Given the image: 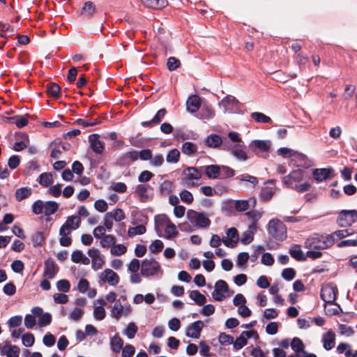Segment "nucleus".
Masks as SVG:
<instances>
[{
	"mask_svg": "<svg viewBox=\"0 0 357 357\" xmlns=\"http://www.w3.org/2000/svg\"><path fill=\"white\" fill-rule=\"evenodd\" d=\"M337 293V288L332 283H328L321 287V298L326 304H333L336 300Z\"/></svg>",
	"mask_w": 357,
	"mask_h": 357,
	"instance_id": "11",
	"label": "nucleus"
},
{
	"mask_svg": "<svg viewBox=\"0 0 357 357\" xmlns=\"http://www.w3.org/2000/svg\"><path fill=\"white\" fill-rule=\"evenodd\" d=\"M84 313V308L75 307L73 309H72L69 312V319L74 321H78L81 319Z\"/></svg>",
	"mask_w": 357,
	"mask_h": 357,
	"instance_id": "43",
	"label": "nucleus"
},
{
	"mask_svg": "<svg viewBox=\"0 0 357 357\" xmlns=\"http://www.w3.org/2000/svg\"><path fill=\"white\" fill-rule=\"evenodd\" d=\"M32 193V189L29 187H22L16 190L15 196V199L18 202L26 199L31 196Z\"/></svg>",
	"mask_w": 357,
	"mask_h": 357,
	"instance_id": "33",
	"label": "nucleus"
},
{
	"mask_svg": "<svg viewBox=\"0 0 357 357\" xmlns=\"http://www.w3.org/2000/svg\"><path fill=\"white\" fill-rule=\"evenodd\" d=\"M76 123L78 125L82 126L83 127H89V126H93L97 125L100 123V121H98V119H91L86 118V119H79L76 121Z\"/></svg>",
	"mask_w": 357,
	"mask_h": 357,
	"instance_id": "54",
	"label": "nucleus"
},
{
	"mask_svg": "<svg viewBox=\"0 0 357 357\" xmlns=\"http://www.w3.org/2000/svg\"><path fill=\"white\" fill-rule=\"evenodd\" d=\"M231 153L234 157L240 160L245 161L248 158L246 153L239 146H234L232 148Z\"/></svg>",
	"mask_w": 357,
	"mask_h": 357,
	"instance_id": "46",
	"label": "nucleus"
},
{
	"mask_svg": "<svg viewBox=\"0 0 357 357\" xmlns=\"http://www.w3.org/2000/svg\"><path fill=\"white\" fill-rule=\"evenodd\" d=\"M93 317L98 321H101L105 317V310L103 307L94 305Z\"/></svg>",
	"mask_w": 357,
	"mask_h": 357,
	"instance_id": "55",
	"label": "nucleus"
},
{
	"mask_svg": "<svg viewBox=\"0 0 357 357\" xmlns=\"http://www.w3.org/2000/svg\"><path fill=\"white\" fill-rule=\"evenodd\" d=\"M238 100L231 96L225 97L219 103L220 107H223L225 112H233L238 109Z\"/></svg>",
	"mask_w": 357,
	"mask_h": 357,
	"instance_id": "16",
	"label": "nucleus"
},
{
	"mask_svg": "<svg viewBox=\"0 0 357 357\" xmlns=\"http://www.w3.org/2000/svg\"><path fill=\"white\" fill-rule=\"evenodd\" d=\"M164 247L163 243L160 240H155L152 243L149 245V250L152 253H158L162 251Z\"/></svg>",
	"mask_w": 357,
	"mask_h": 357,
	"instance_id": "60",
	"label": "nucleus"
},
{
	"mask_svg": "<svg viewBox=\"0 0 357 357\" xmlns=\"http://www.w3.org/2000/svg\"><path fill=\"white\" fill-rule=\"evenodd\" d=\"M251 118L257 123H268L271 122V119L269 116L261 112H252Z\"/></svg>",
	"mask_w": 357,
	"mask_h": 357,
	"instance_id": "45",
	"label": "nucleus"
},
{
	"mask_svg": "<svg viewBox=\"0 0 357 357\" xmlns=\"http://www.w3.org/2000/svg\"><path fill=\"white\" fill-rule=\"evenodd\" d=\"M226 234L227 236L222 238V243L228 248H234L239 240L237 229L234 227H231L227 229Z\"/></svg>",
	"mask_w": 357,
	"mask_h": 357,
	"instance_id": "14",
	"label": "nucleus"
},
{
	"mask_svg": "<svg viewBox=\"0 0 357 357\" xmlns=\"http://www.w3.org/2000/svg\"><path fill=\"white\" fill-rule=\"evenodd\" d=\"M187 217L192 225L199 227L205 228L208 227L211 224V220L204 213L197 212L194 210H188Z\"/></svg>",
	"mask_w": 357,
	"mask_h": 357,
	"instance_id": "7",
	"label": "nucleus"
},
{
	"mask_svg": "<svg viewBox=\"0 0 357 357\" xmlns=\"http://www.w3.org/2000/svg\"><path fill=\"white\" fill-rule=\"evenodd\" d=\"M22 140L17 142L14 144L13 149L16 151H20L27 147L29 144L28 136L26 134H22Z\"/></svg>",
	"mask_w": 357,
	"mask_h": 357,
	"instance_id": "48",
	"label": "nucleus"
},
{
	"mask_svg": "<svg viewBox=\"0 0 357 357\" xmlns=\"http://www.w3.org/2000/svg\"><path fill=\"white\" fill-rule=\"evenodd\" d=\"M22 323V317L16 315L10 317L7 322L9 328H15L20 326Z\"/></svg>",
	"mask_w": 357,
	"mask_h": 357,
	"instance_id": "61",
	"label": "nucleus"
},
{
	"mask_svg": "<svg viewBox=\"0 0 357 357\" xmlns=\"http://www.w3.org/2000/svg\"><path fill=\"white\" fill-rule=\"evenodd\" d=\"M123 340L119 335H116L110 339V347L113 352L119 353L123 348Z\"/></svg>",
	"mask_w": 357,
	"mask_h": 357,
	"instance_id": "32",
	"label": "nucleus"
},
{
	"mask_svg": "<svg viewBox=\"0 0 357 357\" xmlns=\"http://www.w3.org/2000/svg\"><path fill=\"white\" fill-rule=\"evenodd\" d=\"M206 176L211 179L218 178L220 176V166L210 165L203 167Z\"/></svg>",
	"mask_w": 357,
	"mask_h": 357,
	"instance_id": "25",
	"label": "nucleus"
},
{
	"mask_svg": "<svg viewBox=\"0 0 357 357\" xmlns=\"http://www.w3.org/2000/svg\"><path fill=\"white\" fill-rule=\"evenodd\" d=\"M132 311V307L130 304L123 305L120 300H118L111 308L110 316L119 321L121 317H128Z\"/></svg>",
	"mask_w": 357,
	"mask_h": 357,
	"instance_id": "9",
	"label": "nucleus"
},
{
	"mask_svg": "<svg viewBox=\"0 0 357 357\" xmlns=\"http://www.w3.org/2000/svg\"><path fill=\"white\" fill-rule=\"evenodd\" d=\"M334 243L335 240L329 234L319 235L315 234L306 239L305 246L310 250H324L331 248Z\"/></svg>",
	"mask_w": 357,
	"mask_h": 357,
	"instance_id": "3",
	"label": "nucleus"
},
{
	"mask_svg": "<svg viewBox=\"0 0 357 357\" xmlns=\"http://www.w3.org/2000/svg\"><path fill=\"white\" fill-rule=\"evenodd\" d=\"M357 220V211L342 210L337 216V223L341 227L352 225Z\"/></svg>",
	"mask_w": 357,
	"mask_h": 357,
	"instance_id": "8",
	"label": "nucleus"
},
{
	"mask_svg": "<svg viewBox=\"0 0 357 357\" xmlns=\"http://www.w3.org/2000/svg\"><path fill=\"white\" fill-rule=\"evenodd\" d=\"M204 326V322L200 320L190 324L186 328V336L195 339L199 338Z\"/></svg>",
	"mask_w": 357,
	"mask_h": 357,
	"instance_id": "17",
	"label": "nucleus"
},
{
	"mask_svg": "<svg viewBox=\"0 0 357 357\" xmlns=\"http://www.w3.org/2000/svg\"><path fill=\"white\" fill-rule=\"evenodd\" d=\"M116 243V238L112 235H105L101 238L100 245L102 248H109Z\"/></svg>",
	"mask_w": 357,
	"mask_h": 357,
	"instance_id": "50",
	"label": "nucleus"
},
{
	"mask_svg": "<svg viewBox=\"0 0 357 357\" xmlns=\"http://www.w3.org/2000/svg\"><path fill=\"white\" fill-rule=\"evenodd\" d=\"M205 144L211 148H218L222 144V139L218 135L211 134L205 139Z\"/></svg>",
	"mask_w": 357,
	"mask_h": 357,
	"instance_id": "28",
	"label": "nucleus"
},
{
	"mask_svg": "<svg viewBox=\"0 0 357 357\" xmlns=\"http://www.w3.org/2000/svg\"><path fill=\"white\" fill-rule=\"evenodd\" d=\"M22 341L25 347H29L34 344L35 338L32 333H26L22 335Z\"/></svg>",
	"mask_w": 357,
	"mask_h": 357,
	"instance_id": "64",
	"label": "nucleus"
},
{
	"mask_svg": "<svg viewBox=\"0 0 357 357\" xmlns=\"http://www.w3.org/2000/svg\"><path fill=\"white\" fill-rule=\"evenodd\" d=\"M88 255L91 258V267L93 270L98 271L105 264L104 257L100 255L98 249H89Z\"/></svg>",
	"mask_w": 357,
	"mask_h": 357,
	"instance_id": "13",
	"label": "nucleus"
},
{
	"mask_svg": "<svg viewBox=\"0 0 357 357\" xmlns=\"http://www.w3.org/2000/svg\"><path fill=\"white\" fill-rule=\"evenodd\" d=\"M289 254L297 261H305L306 257L303 252V250L301 249V246L297 244L293 245L290 249H289Z\"/></svg>",
	"mask_w": 357,
	"mask_h": 357,
	"instance_id": "31",
	"label": "nucleus"
},
{
	"mask_svg": "<svg viewBox=\"0 0 357 357\" xmlns=\"http://www.w3.org/2000/svg\"><path fill=\"white\" fill-rule=\"evenodd\" d=\"M139 159L138 151L132 150L123 153L117 160V163L121 166H128L132 162Z\"/></svg>",
	"mask_w": 357,
	"mask_h": 357,
	"instance_id": "15",
	"label": "nucleus"
},
{
	"mask_svg": "<svg viewBox=\"0 0 357 357\" xmlns=\"http://www.w3.org/2000/svg\"><path fill=\"white\" fill-rule=\"evenodd\" d=\"M96 11V6L92 1H86L81 10V14L87 17H91Z\"/></svg>",
	"mask_w": 357,
	"mask_h": 357,
	"instance_id": "40",
	"label": "nucleus"
},
{
	"mask_svg": "<svg viewBox=\"0 0 357 357\" xmlns=\"http://www.w3.org/2000/svg\"><path fill=\"white\" fill-rule=\"evenodd\" d=\"M44 203L40 199L36 201L32 205L33 213L36 215H40L44 212Z\"/></svg>",
	"mask_w": 357,
	"mask_h": 357,
	"instance_id": "62",
	"label": "nucleus"
},
{
	"mask_svg": "<svg viewBox=\"0 0 357 357\" xmlns=\"http://www.w3.org/2000/svg\"><path fill=\"white\" fill-rule=\"evenodd\" d=\"M167 113V112L166 109H165V108L160 109L157 112V113L153 117L152 119H151L150 121H142L141 123V125H142V126L145 127V128H147V127L152 128V127L155 126V125L159 124L162 121V119H164V117L165 116Z\"/></svg>",
	"mask_w": 357,
	"mask_h": 357,
	"instance_id": "19",
	"label": "nucleus"
},
{
	"mask_svg": "<svg viewBox=\"0 0 357 357\" xmlns=\"http://www.w3.org/2000/svg\"><path fill=\"white\" fill-rule=\"evenodd\" d=\"M271 145L269 140H254L250 144V148L254 152L258 154L260 152H269Z\"/></svg>",
	"mask_w": 357,
	"mask_h": 357,
	"instance_id": "18",
	"label": "nucleus"
},
{
	"mask_svg": "<svg viewBox=\"0 0 357 357\" xmlns=\"http://www.w3.org/2000/svg\"><path fill=\"white\" fill-rule=\"evenodd\" d=\"M179 151L176 149H174L167 153L166 160L169 163H176L179 160Z\"/></svg>",
	"mask_w": 357,
	"mask_h": 357,
	"instance_id": "49",
	"label": "nucleus"
},
{
	"mask_svg": "<svg viewBox=\"0 0 357 357\" xmlns=\"http://www.w3.org/2000/svg\"><path fill=\"white\" fill-rule=\"evenodd\" d=\"M127 251V248L123 244H117L115 243L112 247L110 252L112 255L114 256H120L125 254Z\"/></svg>",
	"mask_w": 357,
	"mask_h": 357,
	"instance_id": "51",
	"label": "nucleus"
},
{
	"mask_svg": "<svg viewBox=\"0 0 357 357\" xmlns=\"http://www.w3.org/2000/svg\"><path fill=\"white\" fill-rule=\"evenodd\" d=\"M155 229L159 236L167 239L175 237L178 234L176 226L165 214L155 217Z\"/></svg>",
	"mask_w": 357,
	"mask_h": 357,
	"instance_id": "1",
	"label": "nucleus"
},
{
	"mask_svg": "<svg viewBox=\"0 0 357 357\" xmlns=\"http://www.w3.org/2000/svg\"><path fill=\"white\" fill-rule=\"evenodd\" d=\"M190 298L198 305H203L206 302V298L198 290H192L190 293Z\"/></svg>",
	"mask_w": 357,
	"mask_h": 357,
	"instance_id": "36",
	"label": "nucleus"
},
{
	"mask_svg": "<svg viewBox=\"0 0 357 357\" xmlns=\"http://www.w3.org/2000/svg\"><path fill=\"white\" fill-rule=\"evenodd\" d=\"M275 192V188L274 186H265L261 190V198L265 201L270 200Z\"/></svg>",
	"mask_w": 357,
	"mask_h": 357,
	"instance_id": "42",
	"label": "nucleus"
},
{
	"mask_svg": "<svg viewBox=\"0 0 357 357\" xmlns=\"http://www.w3.org/2000/svg\"><path fill=\"white\" fill-rule=\"evenodd\" d=\"M44 206V214L46 216L53 215L59 208V204L54 201L45 202Z\"/></svg>",
	"mask_w": 357,
	"mask_h": 357,
	"instance_id": "35",
	"label": "nucleus"
},
{
	"mask_svg": "<svg viewBox=\"0 0 357 357\" xmlns=\"http://www.w3.org/2000/svg\"><path fill=\"white\" fill-rule=\"evenodd\" d=\"M100 285L107 283L110 286H116L119 283V275L110 268H106L98 275Z\"/></svg>",
	"mask_w": 357,
	"mask_h": 357,
	"instance_id": "10",
	"label": "nucleus"
},
{
	"mask_svg": "<svg viewBox=\"0 0 357 357\" xmlns=\"http://www.w3.org/2000/svg\"><path fill=\"white\" fill-rule=\"evenodd\" d=\"M141 273L146 277L162 275L160 264L153 258L145 259L142 263Z\"/></svg>",
	"mask_w": 357,
	"mask_h": 357,
	"instance_id": "6",
	"label": "nucleus"
},
{
	"mask_svg": "<svg viewBox=\"0 0 357 357\" xmlns=\"http://www.w3.org/2000/svg\"><path fill=\"white\" fill-rule=\"evenodd\" d=\"M138 328L134 322H130L128 324L127 328L123 331V333L126 335L129 339H132L137 332Z\"/></svg>",
	"mask_w": 357,
	"mask_h": 357,
	"instance_id": "44",
	"label": "nucleus"
},
{
	"mask_svg": "<svg viewBox=\"0 0 357 357\" xmlns=\"http://www.w3.org/2000/svg\"><path fill=\"white\" fill-rule=\"evenodd\" d=\"M179 195L181 201L187 204H190L193 202L192 194L187 190H182Z\"/></svg>",
	"mask_w": 357,
	"mask_h": 357,
	"instance_id": "59",
	"label": "nucleus"
},
{
	"mask_svg": "<svg viewBox=\"0 0 357 357\" xmlns=\"http://www.w3.org/2000/svg\"><path fill=\"white\" fill-rule=\"evenodd\" d=\"M278 153L283 158H291L296 155L297 152L286 147L280 148L278 150Z\"/></svg>",
	"mask_w": 357,
	"mask_h": 357,
	"instance_id": "63",
	"label": "nucleus"
},
{
	"mask_svg": "<svg viewBox=\"0 0 357 357\" xmlns=\"http://www.w3.org/2000/svg\"><path fill=\"white\" fill-rule=\"evenodd\" d=\"M60 91L61 87L56 83H50L47 86V92L52 97H58Z\"/></svg>",
	"mask_w": 357,
	"mask_h": 357,
	"instance_id": "47",
	"label": "nucleus"
},
{
	"mask_svg": "<svg viewBox=\"0 0 357 357\" xmlns=\"http://www.w3.org/2000/svg\"><path fill=\"white\" fill-rule=\"evenodd\" d=\"M181 151L183 154L192 156L197 151V146L190 142H186L182 144Z\"/></svg>",
	"mask_w": 357,
	"mask_h": 357,
	"instance_id": "34",
	"label": "nucleus"
},
{
	"mask_svg": "<svg viewBox=\"0 0 357 357\" xmlns=\"http://www.w3.org/2000/svg\"><path fill=\"white\" fill-rule=\"evenodd\" d=\"M257 225L255 223H252L249 225L248 229L243 232L241 237V243L243 244H248L254 239V234L256 231Z\"/></svg>",
	"mask_w": 357,
	"mask_h": 357,
	"instance_id": "27",
	"label": "nucleus"
},
{
	"mask_svg": "<svg viewBox=\"0 0 357 357\" xmlns=\"http://www.w3.org/2000/svg\"><path fill=\"white\" fill-rule=\"evenodd\" d=\"M255 204L256 200L254 198L250 200H237L235 202L234 207L238 211H245L249 209L250 205L254 207Z\"/></svg>",
	"mask_w": 357,
	"mask_h": 357,
	"instance_id": "30",
	"label": "nucleus"
},
{
	"mask_svg": "<svg viewBox=\"0 0 357 357\" xmlns=\"http://www.w3.org/2000/svg\"><path fill=\"white\" fill-rule=\"evenodd\" d=\"M20 348L9 343L5 344L1 349V354L7 357H19Z\"/></svg>",
	"mask_w": 357,
	"mask_h": 357,
	"instance_id": "26",
	"label": "nucleus"
},
{
	"mask_svg": "<svg viewBox=\"0 0 357 357\" xmlns=\"http://www.w3.org/2000/svg\"><path fill=\"white\" fill-rule=\"evenodd\" d=\"M266 229L268 235L276 241H283L287 237V227L279 219H271L267 225Z\"/></svg>",
	"mask_w": 357,
	"mask_h": 357,
	"instance_id": "5",
	"label": "nucleus"
},
{
	"mask_svg": "<svg viewBox=\"0 0 357 357\" xmlns=\"http://www.w3.org/2000/svg\"><path fill=\"white\" fill-rule=\"evenodd\" d=\"M323 347L328 351L333 349L335 344V334L332 330H329L322 335Z\"/></svg>",
	"mask_w": 357,
	"mask_h": 357,
	"instance_id": "21",
	"label": "nucleus"
},
{
	"mask_svg": "<svg viewBox=\"0 0 357 357\" xmlns=\"http://www.w3.org/2000/svg\"><path fill=\"white\" fill-rule=\"evenodd\" d=\"M234 176V170L227 166H220V176L219 178H227Z\"/></svg>",
	"mask_w": 357,
	"mask_h": 357,
	"instance_id": "52",
	"label": "nucleus"
},
{
	"mask_svg": "<svg viewBox=\"0 0 357 357\" xmlns=\"http://www.w3.org/2000/svg\"><path fill=\"white\" fill-rule=\"evenodd\" d=\"M201 106V100L198 96H190L186 101L187 110L190 113L196 112Z\"/></svg>",
	"mask_w": 357,
	"mask_h": 357,
	"instance_id": "23",
	"label": "nucleus"
},
{
	"mask_svg": "<svg viewBox=\"0 0 357 357\" xmlns=\"http://www.w3.org/2000/svg\"><path fill=\"white\" fill-rule=\"evenodd\" d=\"M7 121L11 123H15L19 128H23L28 124V120L23 116H14L7 118Z\"/></svg>",
	"mask_w": 357,
	"mask_h": 357,
	"instance_id": "37",
	"label": "nucleus"
},
{
	"mask_svg": "<svg viewBox=\"0 0 357 357\" xmlns=\"http://www.w3.org/2000/svg\"><path fill=\"white\" fill-rule=\"evenodd\" d=\"M229 291L227 283L222 280H219L215 282V289L212 293L213 298L217 301H223L226 296L225 294Z\"/></svg>",
	"mask_w": 357,
	"mask_h": 357,
	"instance_id": "12",
	"label": "nucleus"
},
{
	"mask_svg": "<svg viewBox=\"0 0 357 357\" xmlns=\"http://www.w3.org/2000/svg\"><path fill=\"white\" fill-rule=\"evenodd\" d=\"M324 310L329 316L339 314L342 312L340 306L335 302L333 304H326Z\"/></svg>",
	"mask_w": 357,
	"mask_h": 357,
	"instance_id": "39",
	"label": "nucleus"
},
{
	"mask_svg": "<svg viewBox=\"0 0 357 357\" xmlns=\"http://www.w3.org/2000/svg\"><path fill=\"white\" fill-rule=\"evenodd\" d=\"M81 219L76 215H71L67 218L65 223L59 229V243L61 246L68 247L71 245L72 239L69 236L71 232L79 228Z\"/></svg>",
	"mask_w": 357,
	"mask_h": 357,
	"instance_id": "2",
	"label": "nucleus"
},
{
	"mask_svg": "<svg viewBox=\"0 0 357 357\" xmlns=\"http://www.w3.org/2000/svg\"><path fill=\"white\" fill-rule=\"evenodd\" d=\"M333 169L331 168H321L313 170L312 175L317 182H321L330 178Z\"/></svg>",
	"mask_w": 357,
	"mask_h": 357,
	"instance_id": "22",
	"label": "nucleus"
},
{
	"mask_svg": "<svg viewBox=\"0 0 357 357\" xmlns=\"http://www.w3.org/2000/svg\"><path fill=\"white\" fill-rule=\"evenodd\" d=\"M239 181H246L252 183L254 186L257 185L258 178L248 174H241L236 177Z\"/></svg>",
	"mask_w": 357,
	"mask_h": 357,
	"instance_id": "56",
	"label": "nucleus"
},
{
	"mask_svg": "<svg viewBox=\"0 0 357 357\" xmlns=\"http://www.w3.org/2000/svg\"><path fill=\"white\" fill-rule=\"evenodd\" d=\"M89 142L90 143V146L93 152L96 154L100 155L102 153L104 150V144L99 139V136L97 134H93L89 135Z\"/></svg>",
	"mask_w": 357,
	"mask_h": 357,
	"instance_id": "20",
	"label": "nucleus"
},
{
	"mask_svg": "<svg viewBox=\"0 0 357 357\" xmlns=\"http://www.w3.org/2000/svg\"><path fill=\"white\" fill-rule=\"evenodd\" d=\"M57 271L58 268L52 259H48L45 261L44 275L49 279L54 278L57 273Z\"/></svg>",
	"mask_w": 357,
	"mask_h": 357,
	"instance_id": "24",
	"label": "nucleus"
},
{
	"mask_svg": "<svg viewBox=\"0 0 357 357\" xmlns=\"http://www.w3.org/2000/svg\"><path fill=\"white\" fill-rule=\"evenodd\" d=\"M56 288L60 291L68 292L70 289V282L66 279L60 280L56 282Z\"/></svg>",
	"mask_w": 357,
	"mask_h": 357,
	"instance_id": "57",
	"label": "nucleus"
},
{
	"mask_svg": "<svg viewBox=\"0 0 357 357\" xmlns=\"http://www.w3.org/2000/svg\"><path fill=\"white\" fill-rule=\"evenodd\" d=\"M199 114L201 119L209 120L215 116V110L211 105L204 104Z\"/></svg>",
	"mask_w": 357,
	"mask_h": 357,
	"instance_id": "29",
	"label": "nucleus"
},
{
	"mask_svg": "<svg viewBox=\"0 0 357 357\" xmlns=\"http://www.w3.org/2000/svg\"><path fill=\"white\" fill-rule=\"evenodd\" d=\"M146 227L143 225H139L135 227H130L128 229V235L134 236L135 235H141L146 232Z\"/></svg>",
	"mask_w": 357,
	"mask_h": 357,
	"instance_id": "58",
	"label": "nucleus"
},
{
	"mask_svg": "<svg viewBox=\"0 0 357 357\" xmlns=\"http://www.w3.org/2000/svg\"><path fill=\"white\" fill-rule=\"evenodd\" d=\"M146 6L154 8L161 9L167 5V0H142Z\"/></svg>",
	"mask_w": 357,
	"mask_h": 357,
	"instance_id": "38",
	"label": "nucleus"
},
{
	"mask_svg": "<svg viewBox=\"0 0 357 357\" xmlns=\"http://www.w3.org/2000/svg\"><path fill=\"white\" fill-rule=\"evenodd\" d=\"M202 173L194 167L185 168L181 174V183L189 188L197 187L201 184Z\"/></svg>",
	"mask_w": 357,
	"mask_h": 357,
	"instance_id": "4",
	"label": "nucleus"
},
{
	"mask_svg": "<svg viewBox=\"0 0 357 357\" xmlns=\"http://www.w3.org/2000/svg\"><path fill=\"white\" fill-rule=\"evenodd\" d=\"M248 343V340L241 333L239 337H238L235 341L233 340V347L236 350H239L245 347Z\"/></svg>",
	"mask_w": 357,
	"mask_h": 357,
	"instance_id": "53",
	"label": "nucleus"
},
{
	"mask_svg": "<svg viewBox=\"0 0 357 357\" xmlns=\"http://www.w3.org/2000/svg\"><path fill=\"white\" fill-rule=\"evenodd\" d=\"M38 181L41 185L48 187L53 183L52 175L51 173H43L39 176Z\"/></svg>",
	"mask_w": 357,
	"mask_h": 357,
	"instance_id": "41",
	"label": "nucleus"
}]
</instances>
